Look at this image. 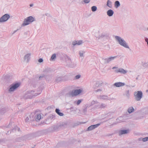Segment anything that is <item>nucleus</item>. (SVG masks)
<instances>
[{
  "label": "nucleus",
  "mask_w": 148,
  "mask_h": 148,
  "mask_svg": "<svg viewBox=\"0 0 148 148\" xmlns=\"http://www.w3.org/2000/svg\"><path fill=\"white\" fill-rule=\"evenodd\" d=\"M112 69H118V67H114L112 68Z\"/></svg>",
  "instance_id": "53"
},
{
  "label": "nucleus",
  "mask_w": 148,
  "mask_h": 148,
  "mask_svg": "<svg viewBox=\"0 0 148 148\" xmlns=\"http://www.w3.org/2000/svg\"><path fill=\"white\" fill-rule=\"evenodd\" d=\"M103 60L104 63V64L109 63L108 58L105 59H103Z\"/></svg>",
  "instance_id": "34"
},
{
  "label": "nucleus",
  "mask_w": 148,
  "mask_h": 148,
  "mask_svg": "<svg viewBox=\"0 0 148 148\" xmlns=\"http://www.w3.org/2000/svg\"><path fill=\"white\" fill-rule=\"evenodd\" d=\"M146 92H148V90H146Z\"/></svg>",
  "instance_id": "58"
},
{
  "label": "nucleus",
  "mask_w": 148,
  "mask_h": 148,
  "mask_svg": "<svg viewBox=\"0 0 148 148\" xmlns=\"http://www.w3.org/2000/svg\"><path fill=\"white\" fill-rule=\"evenodd\" d=\"M34 113H32L29 116V118L30 121H33L35 119V116Z\"/></svg>",
  "instance_id": "20"
},
{
  "label": "nucleus",
  "mask_w": 148,
  "mask_h": 148,
  "mask_svg": "<svg viewBox=\"0 0 148 148\" xmlns=\"http://www.w3.org/2000/svg\"><path fill=\"white\" fill-rule=\"evenodd\" d=\"M66 96L67 97H72L75 96L74 90H72L69 92L68 93L66 94Z\"/></svg>",
  "instance_id": "16"
},
{
  "label": "nucleus",
  "mask_w": 148,
  "mask_h": 148,
  "mask_svg": "<svg viewBox=\"0 0 148 148\" xmlns=\"http://www.w3.org/2000/svg\"><path fill=\"white\" fill-rule=\"evenodd\" d=\"M97 85V84L96 83L93 86V88L94 89H96L97 88H98L99 86H98V85Z\"/></svg>",
  "instance_id": "39"
},
{
  "label": "nucleus",
  "mask_w": 148,
  "mask_h": 148,
  "mask_svg": "<svg viewBox=\"0 0 148 148\" xmlns=\"http://www.w3.org/2000/svg\"><path fill=\"white\" fill-rule=\"evenodd\" d=\"M115 39L121 45L125 48L130 49L126 41L121 37L118 36H115Z\"/></svg>",
  "instance_id": "1"
},
{
  "label": "nucleus",
  "mask_w": 148,
  "mask_h": 148,
  "mask_svg": "<svg viewBox=\"0 0 148 148\" xmlns=\"http://www.w3.org/2000/svg\"><path fill=\"white\" fill-rule=\"evenodd\" d=\"M97 98L101 100H109L108 97L107 95H100L97 97Z\"/></svg>",
  "instance_id": "12"
},
{
  "label": "nucleus",
  "mask_w": 148,
  "mask_h": 148,
  "mask_svg": "<svg viewBox=\"0 0 148 148\" xmlns=\"http://www.w3.org/2000/svg\"><path fill=\"white\" fill-rule=\"evenodd\" d=\"M126 95L127 97H129L130 95L129 94V90H127L126 91Z\"/></svg>",
  "instance_id": "42"
},
{
  "label": "nucleus",
  "mask_w": 148,
  "mask_h": 148,
  "mask_svg": "<svg viewBox=\"0 0 148 148\" xmlns=\"http://www.w3.org/2000/svg\"><path fill=\"white\" fill-rule=\"evenodd\" d=\"M38 62L40 63H41L43 62V60L42 58H40L38 60Z\"/></svg>",
  "instance_id": "47"
},
{
  "label": "nucleus",
  "mask_w": 148,
  "mask_h": 148,
  "mask_svg": "<svg viewBox=\"0 0 148 148\" xmlns=\"http://www.w3.org/2000/svg\"><path fill=\"white\" fill-rule=\"evenodd\" d=\"M135 100L139 101H140L143 97V93L142 91H138L134 92Z\"/></svg>",
  "instance_id": "6"
},
{
  "label": "nucleus",
  "mask_w": 148,
  "mask_h": 148,
  "mask_svg": "<svg viewBox=\"0 0 148 148\" xmlns=\"http://www.w3.org/2000/svg\"><path fill=\"white\" fill-rule=\"evenodd\" d=\"M28 34V32H25L24 33V35H27V34Z\"/></svg>",
  "instance_id": "55"
},
{
  "label": "nucleus",
  "mask_w": 148,
  "mask_h": 148,
  "mask_svg": "<svg viewBox=\"0 0 148 148\" xmlns=\"http://www.w3.org/2000/svg\"><path fill=\"white\" fill-rule=\"evenodd\" d=\"M74 91L76 96L80 94L82 92V90L80 89H79L75 90Z\"/></svg>",
  "instance_id": "24"
},
{
  "label": "nucleus",
  "mask_w": 148,
  "mask_h": 148,
  "mask_svg": "<svg viewBox=\"0 0 148 148\" xmlns=\"http://www.w3.org/2000/svg\"><path fill=\"white\" fill-rule=\"evenodd\" d=\"M2 140H0V142H1Z\"/></svg>",
  "instance_id": "59"
},
{
  "label": "nucleus",
  "mask_w": 148,
  "mask_h": 148,
  "mask_svg": "<svg viewBox=\"0 0 148 148\" xmlns=\"http://www.w3.org/2000/svg\"><path fill=\"white\" fill-rule=\"evenodd\" d=\"M142 141L143 142H145L148 141V137H146L142 139Z\"/></svg>",
  "instance_id": "37"
},
{
  "label": "nucleus",
  "mask_w": 148,
  "mask_h": 148,
  "mask_svg": "<svg viewBox=\"0 0 148 148\" xmlns=\"http://www.w3.org/2000/svg\"><path fill=\"white\" fill-rule=\"evenodd\" d=\"M12 130L13 131H15L17 130L19 132L20 131V129L18 127L16 126H15L14 128H13Z\"/></svg>",
  "instance_id": "30"
},
{
  "label": "nucleus",
  "mask_w": 148,
  "mask_h": 148,
  "mask_svg": "<svg viewBox=\"0 0 148 148\" xmlns=\"http://www.w3.org/2000/svg\"><path fill=\"white\" fill-rule=\"evenodd\" d=\"M61 78L60 77H58L57 78L56 81L57 82H59L61 80Z\"/></svg>",
  "instance_id": "41"
},
{
  "label": "nucleus",
  "mask_w": 148,
  "mask_h": 148,
  "mask_svg": "<svg viewBox=\"0 0 148 148\" xmlns=\"http://www.w3.org/2000/svg\"><path fill=\"white\" fill-rule=\"evenodd\" d=\"M82 41L81 40L79 41H75L72 42V45L73 46H75L76 45H80L82 43Z\"/></svg>",
  "instance_id": "17"
},
{
  "label": "nucleus",
  "mask_w": 148,
  "mask_h": 148,
  "mask_svg": "<svg viewBox=\"0 0 148 148\" xmlns=\"http://www.w3.org/2000/svg\"><path fill=\"white\" fill-rule=\"evenodd\" d=\"M45 15L46 16H48V17H51V16L50 14L49 13H47L45 14Z\"/></svg>",
  "instance_id": "46"
},
{
  "label": "nucleus",
  "mask_w": 148,
  "mask_h": 148,
  "mask_svg": "<svg viewBox=\"0 0 148 148\" xmlns=\"http://www.w3.org/2000/svg\"><path fill=\"white\" fill-rule=\"evenodd\" d=\"M45 76L44 75H42L40 76L39 77V79H41L42 77H45Z\"/></svg>",
  "instance_id": "50"
},
{
  "label": "nucleus",
  "mask_w": 148,
  "mask_h": 148,
  "mask_svg": "<svg viewBox=\"0 0 148 148\" xmlns=\"http://www.w3.org/2000/svg\"><path fill=\"white\" fill-rule=\"evenodd\" d=\"M81 102H82L81 100H78L77 101V105H79L80 103H81Z\"/></svg>",
  "instance_id": "44"
},
{
  "label": "nucleus",
  "mask_w": 148,
  "mask_h": 148,
  "mask_svg": "<svg viewBox=\"0 0 148 148\" xmlns=\"http://www.w3.org/2000/svg\"><path fill=\"white\" fill-rule=\"evenodd\" d=\"M41 91L39 93H36L34 95V91L33 90L28 91L26 92L23 96V98L25 99H30L32 98L34 96H36L40 94Z\"/></svg>",
  "instance_id": "2"
},
{
  "label": "nucleus",
  "mask_w": 148,
  "mask_h": 148,
  "mask_svg": "<svg viewBox=\"0 0 148 148\" xmlns=\"http://www.w3.org/2000/svg\"><path fill=\"white\" fill-rule=\"evenodd\" d=\"M95 104V102H94V100H93L91 102L90 106H92V105H94Z\"/></svg>",
  "instance_id": "49"
},
{
  "label": "nucleus",
  "mask_w": 148,
  "mask_h": 148,
  "mask_svg": "<svg viewBox=\"0 0 148 148\" xmlns=\"http://www.w3.org/2000/svg\"><path fill=\"white\" fill-rule=\"evenodd\" d=\"M20 85V84L19 83H14L9 86V91L10 92H13Z\"/></svg>",
  "instance_id": "4"
},
{
  "label": "nucleus",
  "mask_w": 148,
  "mask_h": 148,
  "mask_svg": "<svg viewBox=\"0 0 148 148\" xmlns=\"http://www.w3.org/2000/svg\"><path fill=\"white\" fill-rule=\"evenodd\" d=\"M96 83L97 84V85H98V86H102V84L103 83V82L101 81H97L96 82Z\"/></svg>",
  "instance_id": "33"
},
{
  "label": "nucleus",
  "mask_w": 148,
  "mask_h": 148,
  "mask_svg": "<svg viewBox=\"0 0 148 148\" xmlns=\"http://www.w3.org/2000/svg\"><path fill=\"white\" fill-rule=\"evenodd\" d=\"M138 79V77H137V78H136V79Z\"/></svg>",
  "instance_id": "61"
},
{
  "label": "nucleus",
  "mask_w": 148,
  "mask_h": 148,
  "mask_svg": "<svg viewBox=\"0 0 148 148\" xmlns=\"http://www.w3.org/2000/svg\"><path fill=\"white\" fill-rule=\"evenodd\" d=\"M10 18L9 14H5L0 18V23H2L6 21Z\"/></svg>",
  "instance_id": "7"
},
{
  "label": "nucleus",
  "mask_w": 148,
  "mask_h": 148,
  "mask_svg": "<svg viewBox=\"0 0 148 148\" xmlns=\"http://www.w3.org/2000/svg\"><path fill=\"white\" fill-rule=\"evenodd\" d=\"M94 102L95 104H97L99 103V102L97 101H94Z\"/></svg>",
  "instance_id": "54"
},
{
  "label": "nucleus",
  "mask_w": 148,
  "mask_h": 148,
  "mask_svg": "<svg viewBox=\"0 0 148 148\" xmlns=\"http://www.w3.org/2000/svg\"><path fill=\"white\" fill-rule=\"evenodd\" d=\"M114 13L113 11L111 9L108 10L107 12V14L109 16H112Z\"/></svg>",
  "instance_id": "18"
},
{
  "label": "nucleus",
  "mask_w": 148,
  "mask_h": 148,
  "mask_svg": "<svg viewBox=\"0 0 148 148\" xmlns=\"http://www.w3.org/2000/svg\"><path fill=\"white\" fill-rule=\"evenodd\" d=\"M107 104L104 103H101L99 106L98 107V108L101 109H104L107 108Z\"/></svg>",
  "instance_id": "19"
},
{
  "label": "nucleus",
  "mask_w": 148,
  "mask_h": 148,
  "mask_svg": "<svg viewBox=\"0 0 148 148\" xmlns=\"http://www.w3.org/2000/svg\"><path fill=\"white\" fill-rule=\"evenodd\" d=\"M102 91V90L101 89H97L95 91V92H101Z\"/></svg>",
  "instance_id": "45"
},
{
  "label": "nucleus",
  "mask_w": 148,
  "mask_h": 148,
  "mask_svg": "<svg viewBox=\"0 0 148 148\" xmlns=\"http://www.w3.org/2000/svg\"><path fill=\"white\" fill-rule=\"evenodd\" d=\"M81 77V75L80 74L78 75L75 76L74 79H79Z\"/></svg>",
  "instance_id": "36"
},
{
  "label": "nucleus",
  "mask_w": 148,
  "mask_h": 148,
  "mask_svg": "<svg viewBox=\"0 0 148 148\" xmlns=\"http://www.w3.org/2000/svg\"><path fill=\"white\" fill-rule=\"evenodd\" d=\"M114 71L116 73H120L123 74H125L127 72L126 70L122 68H118L115 70Z\"/></svg>",
  "instance_id": "10"
},
{
  "label": "nucleus",
  "mask_w": 148,
  "mask_h": 148,
  "mask_svg": "<svg viewBox=\"0 0 148 148\" xmlns=\"http://www.w3.org/2000/svg\"><path fill=\"white\" fill-rule=\"evenodd\" d=\"M106 5L110 8H112V3L110 0H108L107 2Z\"/></svg>",
  "instance_id": "26"
},
{
  "label": "nucleus",
  "mask_w": 148,
  "mask_h": 148,
  "mask_svg": "<svg viewBox=\"0 0 148 148\" xmlns=\"http://www.w3.org/2000/svg\"><path fill=\"white\" fill-rule=\"evenodd\" d=\"M18 30V29H17L16 30L14 31V32H13L12 33V35L14 34L15 33H16Z\"/></svg>",
  "instance_id": "52"
},
{
  "label": "nucleus",
  "mask_w": 148,
  "mask_h": 148,
  "mask_svg": "<svg viewBox=\"0 0 148 148\" xmlns=\"http://www.w3.org/2000/svg\"><path fill=\"white\" fill-rule=\"evenodd\" d=\"M143 66L145 67H148V63H144L143 64Z\"/></svg>",
  "instance_id": "38"
},
{
  "label": "nucleus",
  "mask_w": 148,
  "mask_h": 148,
  "mask_svg": "<svg viewBox=\"0 0 148 148\" xmlns=\"http://www.w3.org/2000/svg\"><path fill=\"white\" fill-rule=\"evenodd\" d=\"M33 5H34V4H30L29 5V6L31 7L33 6Z\"/></svg>",
  "instance_id": "56"
},
{
  "label": "nucleus",
  "mask_w": 148,
  "mask_h": 148,
  "mask_svg": "<svg viewBox=\"0 0 148 148\" xmlns=\"http://www.w3.org/2000/svg\"><path fill=\"white\" fill-rule=\"evenodd\" d=\"M56 54L54 53L51 56V59L52 60H55L56 59Z\"/></svg>",
  "instance_id": "35"
},
{
  "label": "nucleus",
  "mask_w": 148,
  "mask_h": 148,
  "mask_svg": "<svg viewBox=\"0 0 148 148\" xmlns=\"http://www.w3.org/2000/svg\"><path fill=\"white\" fill-rule=\"evenodd\" d=\"M134 111V109L132 107L129 108L127 110V111L130 114L133 112Z\"/></svg>",
  "instance_id": "28"
},
{
  "label": "nucleus",
  "mask_w": 148,
  "mask_h": 148,
  "mask_svg": "<svg viewBox=\"0 0 148 148\" xmlns=\"http://www.w3.org/2000/svg\"><path fill=\"white\" fill-rule=\"evenodd\" d=\"M91 9L92 11V12H95L97 10V7L95 6H92L91 8Z\"/></svg>",
  "instance_id": "31"
},
{
  "label": "nucleus",
  "mask_w": 148,
  "mask_h": 148,
  "mask_svg": "<svg viewBox=\"0 0 148 148\" xmlns=\"http://www.w3.org/2000/svg\"><path fill=\"white\" fill-rule=\"evenodd\" d=\"M125 84L124 83L121 82H117L113 84V86L116 87H119L125 85Z\"/></svg>",
  "instance_id": "14"
},
{
  "label": "nucleus",
  "mask_w": 148,
  "mask_h": 148,
  "mask_svg": "<svg viewBox=\"0 0 148 148\" xmlns=\"http://www.w3.org/2000/svg\"><path fill=\"white\" fill-rule=\"evenodd\" d=\"M147 30H148V28H147Z\"/></svg>",
  "instance_id": "62"
},
{
  "label": "nucleus",
  "mask_w": 148,
  "mask_h": 148,
  "mask_svg": "<svg viewBox=\"0 0 148 148\" xmlns=\"http://www.w3.org/2000/svg\"><path fill=\"white\" fill-rule=\"evenodd\" d=\"M60 110L59 109L56 108V109L55 112H56L59 116H62L64 115V114L62 112H60Z\"/></svg>",
  "instance_id": "25"
},
{
  "label": "nucleus",
  "mask_w": 148,
  "mask_h": 148,
  "mask_svg": "<svg viewBox=\"0 0 148 148\" xmlns=\"http://www.w3.org/2000/svg\"><path fill=\"white\" fill-rule=\"evenodd\" d=\"M35 21V18L32 16H29L24 19L22 26H25Z\"/></svg>",
  "instance_id": "3"
},
{
  "label": "nucleus",
  "mask_w": 148,
  "mask_h": 148,
  "mask_svg": "<svg viewBox=\"0 0 148 148\" xmlns=\"http://www.w3.org/2000/svg\"><path fill=\"white\" fill-rule=\"evenodd\" d=\"M51 71V69H50V68L47 67L45 68V69H44L43 72L46 73H50Z\"/></svg>",
  "instance_id": "23"
},
{
  "label": "nucleus",
  "mask_w": 148,
  "mask_h": 148,
  "mask_svg": "<svg viewBox=\"0 0 148 148\" xmlns=\"http://www.w3.org/2000/svg\"><path fill=\"white\" fill-rule=\"evenodd\" d=\"M9 131H8V133H7V134L8 133V134H9Z\"/></svg>",
  "instance_id": "60"
},
{
  "label": "nucleus",
  "mask_w": 148,
  "mask_h": 148,
  "mask_svg": "<svg viewBox=\"0 0 148 148\" xmlns=\"http://www.w3.org/2000/svg\"><path fill=\"white\" fill-rule=\"evenodd\" d=\"M118 56H111L110 57L108 58V62L109 63L111 61L113 60L114 59L117 57Z\"/></svg>",
  "instance_id": "22"
},
{
  "label": "nucleus",
  "mask_w": 148,
  "mask_h": 148,
  "mask_svg": "<svg viewBox=\"0 0 148 148\" xmlns=\"http://www.w3.org/2000/svg\"><path fill=\"white\" fill-rule=\"evenodd\" d=\"M130 132L129 130H121L119 132V134L120 135L124 134H127Z\"/></svg>",
  "instance_id": "15"
},
{
  "label": "nucleus",
  "mask_w": 148,
  "mask_h": 148,
  "mask_svg": "<svg viewBox=\"0 0 148 148\" xmlns=\"http://www.w3.org/2000/svg\"><path fill=\"white\" fill-rule=\"evenodd\" d=\"M100 125V123H98L97 124L94 125H91L89 127L87 130V131H90L92 130L95 129L98 127Z\"/></svg>",
  "instance_id": "11"
},
{
  "label": "nucleus",
  "mask_w": 148,
  "mask_h": 148,
  "mask_svg": "<svg viewBox=\"0 0 148 148\" xmlns=\"http://www.w3.org/2000/svg\"><path fill=\"white\" fill-rule=\"evenodd\" d=\"M5 78L7 79H11L12 78V75L11 74L7 75L6 76Z\"/></svg>",
  "instance_id": "32"
},
{
  "label": "nucleus",
  "mask_w": 148,
  "mask_h": 148,
  "mask_svg": "<svg viewBox=\"0 0 148 148\" xmlns=\"http://www.w3.org/2000/svg\"><path fill=\"white\" fill-rule=\"evenodd\" d=\"M12 123H9V124L8 125V127H10L12 125Z\"/></svg>",
  "instance_id": "51"
},
{
  "label": "nucleus",
  "mask_w": 148,
  "mask_h": 148,
  "mask_svg": "<svg viewBox=\"0 0 148 148\" xmlns=\"http://www.w3.org/2000/svg\"><path fill=\"white\" fill-rule=\"evenodd\" d=\"M25 121L27 122H29V121H30L29 120V117L27 116L25 119Z\"/></svg>",
  "instance_id": "40"
},
{
  "label": "nucleus",
  "mask_w": 148,
  "mask_h": 148,
  "mask_svg": "<svg viewBox=\"0 0 148 148\" xmlns=\"http://www.w3.org/2000/svg\"><path fill=\"white\" fill-rule=\"evenodd\" d=\"M68 125V123L67 122H62L58 125L57 127L58 128L66 127Z\"/></svg>",
  "instance_id": "8"
},
{
  "label": "nucleus",
  "mask_w": 148,
  "mask_h": 148,
  "mask_svg": "<svg viewBox=\"0 0 148 148\" xmlns=\"http://www.w3.org/2000/svg\"><path fill=\"white\" fill-rule=\"evenodd\" d=\"M65 60L67 63V65L69 67L73 68L76 66V64L73 62H72L70 58L68 56H66L65 57Z\"/></svg>",
  "instance_id": "5"
},
{
  "label": "nucleus",
  "mask_w": 148,
  "mask_h": 148,
  "mask_svg": "<svg viewBox=\"0 0 148 148\" xmlns=\"http://www.w3.org/2000/svg\"><path fill=\"white\" fill-rule=\"evenodd\" d=\"M87 107L85 108L84 109H83V112L84 113H85L87 111Z\"/></svg>",
  "instance_id": "48"
},
{
  "label": "nucleus",
  "mask_w": 148,
  "mask_h": 148,
  "mask_svg": "<svg viewBox=\"0 0 148 148\" xmlns=\"http://www.w3.org/2000/svg\"><path fill=\"white\" fill-rule=\"evenodd\" d=\"M51 2L53 1V0H49Z\"/></svg>",
  "instance_id": "57"
},
{
  "label": "nucleus",
  "mask_w": 148,
  "mask_h": 148,
  "mask_svg": "<svg viewBox=\"0 0 148 148\" xmlns=\"http://www.w3.org/2000/svg\"><path fill=\"white\" fill-rule=\"evenodd\" d=\"M41 118V115L40 114H37L35 116V119L36 121H39Z\"/></svg>",
  "instance_id": "21"
},
{
  "label": "nucleus",
  "mask_w": 148,
  "mask_h": 148,
  "mask_svg": "<svg viewBox=\"0 0 148 148\" xmlns=\"http://www.w3.org/2000/svg\"><path fill=\"white\" fill-rule=\"evenodd\" d=\"M85 53V52L83 51H79V54L80 57H82V58H84V54Z\"/></svg>",
  "instance_id": "29"
},
{
  "label": "nucleus",
  "mask_w": 148,
  "mask_h": 148,
  "mask_svg": "<svg viewBox=\"0 0 148 148\" xmlns=\"http://www.w3.org/2000/svg\"><path fill=\"white\" fill-rule=\"evenodd\" d=\"M31 55V53H26L25 55L23 58L24 61L27 63L28 62L30 59Z\"/></svg>",
  "instance_id": "9"
},
{
  "label": "nucleus",
  "mask_w": 148,
  "mask_h": 148,
  "mask_svg": "<svg viewBox=\"0 0 148 148\" xmlns=\"http://www.w3.org/2000/svg\"><path fill=\"white\" fill-rule=\"evenodd\" d=\"M90 1V0H83V1L85 3H88Z\"/></svg>",
  "instance_id": "43"
},
{
  "label": "nucleus",
  "mask_w": 148,
  "mask_h": 148,
  "mask_svg": "<svg viewBox=\"0 0 148 148\" xmlns=\"http://www.w3.org/2000/svg\"><path fill=\"white\" fill-rule=\"evenodd\" d=\"M100 38H103L108 39L109 37V34L108 33L105 32L103 33L99 36Z\"/></svg>",
  "instance_id": "13"
},
{
  "label": "nucleus",
  "mask_w": 148,
  "mask_h": 148,
  "mask_svg": "<svg viewBox=\"0 0 148 148\" xmlns=\"http://www.w3.org/2000/svg\"><path fill=\"white\" fill-rule=\"evenodd\" d=\"M120 5L119 2L118 1H116L114 3V6L116 8H118Z\"/></svg>",
  "instance_id": "27"
}]
</instances>
